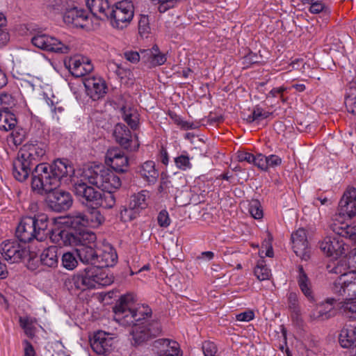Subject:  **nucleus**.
<instances>
[{
    "mask_svg": "<svg viewBox=\"0 0 356 356\" xmlns=\"http://www.w3.org/2000/svg\"><path fill=\"white\" fill-rule=\"evenodd\" d=\"M134 15V8L132 2L123 0L111 7L107 20L114 22H130Z\"/></svg>",
    "mask_w": 356,
    "mask_h": 356,
    "instance_id": "14",
    "label": "nucleus"
},
{
    "mask_svg": "<svg viewBox=\"0 0 356 356\" xmlns=\"http://www.w3.org/2000/svg\"><path fill=\"white\" fill-rule=\"evenodd\" d=\"M138 33L142 38H148L150 33L149 24H138Z\"/></svg>",
    "mask_w": 356,
    "mask_h": 356,
    "instance_id": "59",
    "label": "nucleus"
},
{
    "mask_svg": "<svg viewBox=\"0 0 356 356\" xmlns=\"http://www.w3.org/2000/svg\"><path fill=\"white\" fill-rule=\"evenodd\" d=\"M202 348L204 356H216L218 352L216 345L210 341H204Z\"/></svg>",
    "mask_w": 356,
    "mask_h": 356,
    "instance_id": "47",
    "label": "nucleus"
},
{
    "mask_svg": "<svg viewBox=\"0 0 356 356\" xmlns=\"http://www.w3.org/2000/svg\"><path fill=\"white\" fill-rule=\"evenodd\" d=\"M340 311L346 318L356 319V300L349 298L342 304Z\"/></svg>",
    "mask_w": 356,
    "mask_h": 356,
    "instance_id": "40",
    "label": "nucleus"
},
{
    "mask_svg": "<svg viewBox=\"0 0 356 356\" xmlns=\"http://www.w3.org/2000/svg\"><path fill=\"white\" fill-rule=\"evenodd\" d=\"M19 322L26 336L33 338L36 332V319L29 316L19 317Z\"/></svg>",
    "mask_w": 356,
    "mask_h": 356,
    "instance_id": "37",
    "label": "nucleus"
},
{
    "mask_svg": "<svg viewBox=\"0 0 356 356\" xmlns=\"http://www.w3.org/2000/svg\"><path fill=\"white\" fill-rule=\"evenodd\" d=\"M282 159L279 156L275 154H270L267 156V170L270 168H275L282 164Z\"/></svg>",
    "mask_w": 356,
    "mask_h": 356,
    "instance_id": "52",
    "label": "nucleus"
},
{
    "mask_svg": "<svg viewBox=\"0 0 356 356\" xmlns=\"http://www.w3.org/2000/svg\"><path fill=\"white\" fill-rule=\"evenodd\" d=\"M70 73L75 77L88 76L92 71L93 66L90 61L85 57L76 56L65 63Z\"/></svg>",
    "mask_w": 356,
    "mask_h": 356,
    "instance_id": "20",
    "label": "nucleus"
},
{
    "mask_svg": "<svg viewBox=\"0 0 356 356\" xmlns=\"http://www.w3.org/2000/svg\"><path fill=\"white\" fill-rule=\"evenodd\" d=\"M345 105L348 113L356 114V97L345 98Z\"/></svg>",
    "mask_w": 356,
    "mask_h": 356,
    "instance_id": "58",
    "label": "nucleus"
},
{
    "mask_svg": "<svg viewBox=\"0 0 356 356\" xmlns=\"http://www.w3.org/2000/svg\"><path fill=\"white\" fill-rule=\"evenodd\" d=\"M34 24H27V30L31 29L35 31L34 36L31 38L32 44L39 49L44 51L56 53L66 54L68 52V47L58 39L42 33L40 31L33 28Z\"/></svg>",
    "mask_w": 356,
    "mask_h": 356,
    "instance_id": "10",
    "label": "nucleus"
},
{
    "mask_svg": "<svg viewBox=\"0 0 356 356\" xmlns=\"http://www.w3.org/2000/svg\"><path fill=\"white\" fill-rule=\"evenodd\" d=\"M267 156L262 154L254 156L253 164L261 170L267 171Z\"/></svg>",
    "mask_w": 356,
    "mask_h": 356,
    "instance_id": "48",
    "label": "nucleus"
},
{
    "mask_svg": "<svg viewBox=\"0 0 356 356\" xmlns=\"http://www.w3.org/2000/svg\"><path fill=\"white\" fill-rule=\"evenodd\" d=\"M336 302L334 298H327L325 302L323 303L321 308H318L310 314L312 320H325L333 316V305Z\"/></svg>",
    "mask_w": 356,
    "mask_h": 356,
    "instance_id": "29",
    "label": "nucleus"
},
{
    "mask_svg": "<svg viewBox=\"0 0 356 356\" xmlns=\"http://www.w3.org/2000/svg\"><path fill=\"white\" fill-rule=\"evenodd\" d=\"M46 143L38 141L32 140L25 144L19 151L18 155L21 156L23 160L28 161L33 167L36 168L37 165L41 163L40 162L46 154L47 152ZM35 168H34L35 170Z\"/></svg>",
    "mask_w": 356,
    "mask_h": 356,
    "instance_id": "11",
    "label": "nucleus"
},
{
    "mask_svg": "<svg viewBox=\"0 0 356 356\" xmlns=\"http://www.w3.org/2000/svg\"><path fill=\"white\" fill-rule=\"evenodd\" d=\"M58 248L57 246H49L44 249L40 254L42 264L49 268H56L58 264Z\"/></svg>",
    "mask_w": 356,
    "mask_h": 356,
    "instance_id": "30",
    "label": "nucleus"
},
{
    "mask_svg": "<svg viewBox=\"0 0 356 356\" xmlns=\"http://www.w3.org/2000/svg\"><path fill=\"white\" fill-rule=\"evenodd\" d=\"M356 97V81H350L346 86L345 98Z\"/></svg>",
    "mask_w": 356,
    "mask_h": 356,
    "instance_id": "55",
    "label": "nucleus"
},
{
    "mask_svg": "<svg viewBox=\"0 0 356 356\" xmlns=\"http://www.w3.org/2000/svg\"><path fill=\"white\" fill-rule=\"evenodd\" d=\"M270 113L264 111L261 108L257 106L254 108L252 115L248 118L249 122H252L256 120H261L269 117Z\"/></svg>",
    "mask_w": 356,
    "mask_h": 356,
    "instance_id": "44",
    "label": "nucleus"
},
{
    "mask_svg": "<svg viewBox=\"0 0 356 356\" xmlns=\"http://www.w3.org/2000/svg\"><path fill=\"white\" fill-rule=\"evenodd\" d=\"M10 40V34L7 29L3 26V24H0V48L6 45Z\"/></svg>",
    "mask_w": 356,
    "mask_h": 356,
    "instance_id": "53",
    "label": "nucleus"
},
{
    "mask_svg": "<svg viewBox=\"0 0 356 356\" xmlns=\"http://www.w3.org/2000/svg\"><path fill=\"white\" fill-rule=\"evenodd\" d=\"M90 13L100 20H107L111 6L108 0H86Z\"/></svg>",
    "mask_w": 356,
    "mask_h": 356,
    "instance_id": "25",
    "label": "nucleus"
},
{
    "mask_svg": "<svg viewBox=\"0 0 356 356\" xmlns=\"http://www.w3.org/2000/svg\"><path fill=\"white\" fill-rule=\"evenodd\" d=\"M254 318V314L252 310H247L236 316L238 321L248 322Z\"/></svg>",
    "mask_w": 356,
    "mask_h": 356,
    "instance_id": "57",
    "label": "nucleus"
},
{
    "mask_svg": "<svg viewBox=\"0 0 356 356\" xmlns=\"http://www.w3.org/2000/svg\"><path fill=\"white\" fill-rule=\"evenodd\" d=\"M236 156L238 161L240 162L246 161L248 163H252L254 161V155L250 152H247L245 151H238L236 153Z\"/></svg>",
    "mask_w": 356,
    "mask_h": 356,
    "instance_id": "56",
    "label": "nucleus"
},
{
    "mask_svg": "<svg viewBox=\"0 0 356 356\" xmlns=\"http://www.w3.org/2000/svg\"><path fill=\"white\" fill-rule=\"evenodd\" d=\"M339 213L349 218H353L356 215V188H350L347 189L339 204Z\"/></svg>",
    "mask_w": 356,
    "mask_h": 356,
    "instance_id": "23",
    "label": "nucleus"
},
{
    "mask_svg": "<svg viewBox=\"0 0 356 356\" xmlns=\"http://www.w3.org/2000/svg\"><path fill=\"white\" fill-rule=\"evenodd\" d=\"M74 173V167L67 159H56L51 165L40 164L33 172L32 189L40 194H49L47 203L52 211H66L72 204V195L69 192L56 189Z\"/></svg>",
    "mask_w": 356,
    "mask_h": 356,
    "instance_id": "1",
    "label": "nucleus"
},
{
    "mask_svg": "<svg viewBox=\"0 0 356 356\" xmlns=\"http://www.w3.org/2000/svg\"><path fill=\"white\" fill-rule=\"evenodd\" d=\"M136 209H132L130 207L129 208H124L120 212L121 218L124 221H129L136 218Z\"/></svg>",
    "mask_w": 356,
    "mask_h": 356,
    "instance_id": "54",
    "label": "nucleus"
},
{
    "mask_svg": "<svg viewBox=\"0 0 356 356\" xmlns=\"http://www.w3.org/2000/svg\"><path fill=\"white\" fill-rule=\"evenodd\" d=\"M23 343L24 346V356H35V352L32 344L27 340H24Z\"/></svg>",
    "mask_w": 356,
    "mask_h": 356,
    "instance_id": "61",
    "label": "nucleus"
},
{
    "mask_svg": "<svg viewBox=\"0 0 356 356\" xmlns=\"http://www.w3.org/2000/svg\"><path fill=\"white\" fill-rule=\"evenodd\" d=\"M113 136L118 143L129 151H136L140 146L137 136H133L130 130L124 124L118 123L115 125Z\"/></svg>",
    "mask_w": 356,
    "mask_h": 356,
    "instance_id": "16",
    "label": "nucleus"
},
{
    "mask_svg": "<svg viewBox=\"0 0 356 356\" xmlns=\"http://www.w3.org/2000/svg\"><path fill=\"white\" fill-rule=\"evenodd\" d=\"M103 216L97 209H92L87 213H77L67 218L65 223L74 232L87 231L86 227H96L102 224Z\"/></svg>",
    "mask_w": 356,
    "mask_h": 356,
    "instance_id": "8",
    "label": "nucleus"
},
{
    "mask_svg": "<svg viewBox=\"0 0 356 356\" xmlns=\"http://www.w3.org/2000/svg\"><path fill=\"white\" fill-rule=\"evenodd\" d=\"M334 232L337 236L326 237L320 245L321 249L323 252L327 254V256L332 257L335 259L345 254L346 244L343 238H347L346 236L338 234L336 232Z\"/></svg>",
    "mask_w": 356,
    "mask_h": 356,
    "instance_id": "18",
    "label": "nucleus"
},
{
    "mask_svg": "<svg viewBox=\"0 0 356 356\" xmlns=\"http://www.w3.org/2000/svg\"><path fill=\"white\" fill-rule=\"evenodd\" d=\"M124 57L127 61L136 64L140 60V54L136 51H126L124 52Z\"/></svg>",
    "mask_w": 356,
    "mask_h": 356,
    "instance_id": "50",
    "label": "nucleus"
},
{
    "mask_svg": "<svg viewBox=\"0 0 356 356\" xmlns=\"http://www.w3.org/2000/svg\"><path fill=\"white\" fill-rule=\"evenodd\" d=\"M0 102L2 105L10 106L14 104V99L9 94H1L0 96Z\"/></svg>",
    "mask_w": 356,
    "mask_h": 356,
    "instance_id": "60",
    "label": "nucleus"
},
{
    "mask_svg": "<svg viewBox=\"0 0 356 356\" xmlns=\"http://www.w3.org/2000/svg\"><path fill=\"white\" fill-rule=\"evenodd\" d=\"M296 279L298 286L304 296L309 302H314L315 299L313 294L312 282L304 270L302 266L300 265L298 266V275Z\"/></svg>",
    "mask_w": 356,
    "mask_h": 356,
    "instance_id": "27",
    "label": "nucleus"
},
{
    "mask_svg": "<svg viewBox=\"0 0 356 356\" xmlns=\"http://www.w3.org/2000/svg\"><path fill=\"white\" fill-rule=\"evenodd\" d=\"M192 159L193 157L190 156L188 152L184 150L174 158V162L177 169L181 171H188L193 168Z\"/></svg>",
    "mask_w": 356,
    "mask_h": 356,
    "instance_id": "36",
    "label": "nucleus"
},
{
    "mask_svg": "<svg viewBox=\"0 0 356 356\" xmlns=\"http://www.w3.org/2000/svg\"><path fill=\"white\" fill-rule=\"evenodd\" d=\"M61 265L67 270H74L78 265L75 254L71 252L63 253L61 257Z\"/></svg>",
    "mask_w": 356,
    "mask_h": 356,
    "instance_id": "42",
    "label": "nucleus"
},
{
    "mask_svg": "<svg viewBox=\"0 0 356 356\" xmlns=\"http://www.w3.org/2000/svg\"><path fill=\"white\" fill-rule=\"evenodd\" d=\"M285 90L286 88L284 87L275 88L270 91L268 95H270L273 97H276L278 96L282 97V93L284 92V91H285Z\"/></svg>",
    "mask_w": 356,
    "mask_h": 356,
    "instance_id": "64",
    "label": "nucleus"
},
{
    "mask_svg": "<svg viewBox=\"0 0 356 356\" xmlns=\"http://www.w3.org/2000/svg\"><path fill=\"white\" fill-rule=\"evenodd\" d=\"M149 197V193L147 190H143L131 195L129 202L130 207L136 210L145 209L147 206V199Z\"/></svg>",
    "mask_w": 356,
    "mask_h": 356,
    "instance_id": "35",
    "label": "nucleus"
},
{
    "mask_svg": "<svg viewBox=\"0 0 356 356\" xmlns=\"http://www.w3.org/2000/svg\"><path fill=\"white\" fill-rule=\"evenodd\" d=\"M136 172L148 185L154 184L159 175L153 161H147L140 165L137 168Z\"/></svg>",
    "mask_w": 356,
    "mask_h": 356,
    "instance_id": "24",
    "label": "nucleus"
},
{
    "mask_svg": "<svg viewBox=\"0 0 356 356\" xmlns=\"http://www.w3.org/2000/svg\"><path fill=\"white\" fill-rule=\"evenodd\" d=\"M50 239L52 243L59 246H77L76 254L80 261L83 264L94 265L97 252L88 245V243L94 242L96 239L93 232H72L58 227L51 232Z\"/></svg>",
    "mask_w": 356,
    "mask_h": 356,
    "instance_id": "3",
    "label": "nucleus"
},
{
    "mask_svg": "<svg viewBox=\"0 0 356 356\" xmlns=\"http://www.w3.org/2000/svg\"><path fill=\"white\" fill-rule=\"evenodd\" d=\"M333 231L338 234L346 236L356 244V225H349L345 223H334L332 226Z\"/></svg>",
    "mask_w": 356,
    "mask_h": 356,
    "instance_id": "33",
    "label": "nucleus"
},
{
    "mask_svg": "<svg viewBox=\"0 0 356 356\" xmlns=\"http://www.w3.org/2000/svg\"><path fill=\"white\" fill-rule=\"evenodd\" d=\"M105 162L116 172H124L129 168L128 156L122 150L117 148L110 149L107 151Z\"/></svg>",
    "mask_w": 356,
    "mask_h": 356,
    "instance_id": "19",
    "label": "nucleus"
},
{
    "mask_svg": "<svg viewBox=\"0 0 356 356\" xmlns=\"http://www.w3.org/2000/svg\"><path fill=\"white\" fill-rule=\"evenodd\" d=\"M153 346L157 350L159 356H183L180 345L172 339H156L154 341Z\"/></svg>",
    "mask_w": 356,
    "mask_h": 356,
    "instance_id": "22",
    "label": "nucleus"
},
{
    "mask_svg": "<svg viewBox=\"0 0 356 356\" xmlns=\"http://www.w3.org/2000/svg\"><path fill=\"white\" fill-rule=\"evenodd\" d=\"M82 179L102 191H115L121 186L118 176L104 166L95 165L82 170Z\"/></svg>",
    "mask_w": 356,
    "mask_h": 356,
    "instance_id": "6",
    "label": "nucleus"
},
{
    "mask_svg": "<svg viewBox=\"0 0 356 356\" xmlns=\"http://www.w3.org/2000/svg\"><path fill=\"white\" fill-rule=\"evenodd\" d=\"M346 260H341L337 265L330 271L341 274L330 286L333 293L339 296H346L350 299L356 298V272L355 270L345 271L342 270L343 264Z\"/></svg>",
    "mask_w": 356,
    "mask_h": 356,
    "instance_id": "7",
    "label": "nucleus"
},
{
    "mask_svg": "<svg viewBox=\"0 0 356 356\" xmlns=\"http://www.w3.org/2000/svg\"><path fill=\"white\" fill-rule=\"evenodd\" d=\"M158 224L161 227H168L170 225V218L166 210H161L157 216Z\"/></svg>",
    "mask_w": 356,
    "mask_h": 356,
    "instance_id": "49",
    "label": "nucleus"
},
{
    "mask_svg": "<svg viewBox=\"0 0 356 356\" xmlns=\"http://www.w3.org/2000/svg\"><path fill=\"white\" fill-rule=\"evenodd\" d=\"M0 253L8 262L17 263L26 254V248L15 240H6L0 244Z\"/></svg>",
    "mask_w": 356,
    "mask_h": 356,
    "instance_id": "15",
    "label": "nucleus"
},
{
    "mask_svg": "<svg viewBox=\"0 0 356 356\" xmlns=\"http://www.w3.org/2000/svg\"><path fill=\"white\" fill-rule=\"evenodd\" d=\"M50 7L55 10H64L63 22H74L88 19L89 13L83 8H79L70 0H54Z\"/></svg>",
    "mask_w": 356,
    "mask_h": 356,
    "instance_id": "9",
    "label": "nucleus"
},
{
    "mask_svg": "<svg viewBox=\"0 0 356 356\" xmlns=\"http://www.w3.org/2000/svg\"><path fill=\"white\" fill-rule=\"evenodd\" d=\"M288 307L292 318L298 321L300 319L301 312L298 295L294 292H291L288 295Z\"/></svg>",
    "mask_w": 356,
    "mask_h": 356,
    "instance_id": "38",
    "label": "nucleus"
},
{
    "mask_svg": "<svg viewBox=\"0 0 356 356\" xmlns=\"http://www.w3.org/2000/svg\"><path fill=\"white\" fill-rule=\"evenodd\" d=\"M249 212L255 219H261L263 217V211L259 201L252 200L249 204Z\"/></svg>",
    "mask_w": 356,
    "mask_h": 356,
    "instance_id": "46",
    "label": "nucleus"
},
{
    "mask_svg": "<svg viewBox=\"0 0 356 356\" xmlns=\"http://www.w3.org/2000/svg\"><path fill=\"white\" fill-rule=\"evenodd\" d=\"M152 1L154 4L158 6V10L160 13H164L174 8L177 3L178 0H152Z\"/></svg>",
    "mask_w": 356,
    "mask_h": 356,
    "instance_id": "45",
    "label": "nucleus"
},
{
    "mask_svg": "<svg viewBox=\"0 0 356 356\" xmlns=\"http://www.w3.org/2000/svg\"><path fill=\"white\" fill-rule=\"evenodd\" d=\"M324 8V4L318 1H315L311 4L309 10L312 13H319L323 10Z\"/></svg>",
    "mask_w": 356,
    "mask_h": 356,
    "instance_id": "62",
    "label": "nucleus"
},
{
    "mask_svg": "<svg viewBox=\"0 0 356 356\" xmlns=\"http://www.w3.org/2000/svg\"><path fill=\"white\" fill-rule=\"evenodd\" d=\"M305 63L302 58H297L291 61V66L293 70H301L304 68Z\"/></svg>",
    "mask_w": 356,
    "mask_h": 356,
    "instance_id": "63",
    "label": "nucleus"
},
{
    "mask_svg": "<svg viewBox=\"0 0 356 356\" xmlns=\"http://www.w3.org/2000/svg\"><path fill=\"white\" fill-rule=\"evenodd\" d=\"M115 338L110 333L99 330L95 332L90 343L92 349L98 355H108L115 348Z\"/></svg>",
    "mask_w": 356,
    "mask_h": 356,
    "instance_id": "13",
    "label": "nucleus"
},
{
    "mask_svg": "<svg viewBox=\"0 0 356 356\" xmlns=\"http://www.w3.org/2000/svg\"><path fill=\"white\" fill-rule=\"evenodd\" d=\"M99 192L97 200L95 202L94 208L102 207L105 209H111L115 204V197L113 191H103Z\"/></svg>",
    "mask_w": 356,
    "mask_h": 356,
    "instance_id": "34",
    "label": "nucleus"
},
{
    "mask_svg": "<svg viewBox=\"0 0 356 356\" xmlns=\"http://www.w3.org/2000/svg\"><path fill=\"white\" fill-rule=\"evenodd\" d=\"M16 124V117L8 108L0 110V130L4 131L13 130Z\"/></svg>",
    "mask_w": 356,
    "mask_h": 356,
    "instance_id": "31",
    "label": "nucleus"
},
{
    "mask_svg": "<svg viewBox=\"0 0 356 356\" xmlns=\"http://www.w3.org/2000/svg\"><path fill=\"white\" fill-rule=\"evenodd\" d=\"M254 273L260 281L268 280L272 275L271 270L264 264V260L258 261L257 266L254 268Z\"/></svg>",
    "mask_w": 356,
    "mask_h": 356,
    "instance_id": "39",
    "label": "nucleus"
},
{
    "mask_svg": "<svg viewBox=\"0 0 356 356\" xmlns=\"http://www.w3.org/2000/svg\"><path fill=\"white\" fill-rule=\"evenodd\" d=\"M49 218L45 213H38L33 216L23 217L16 228V237L23 243L35 238L43 241L47 234Z\"/></svg>",
    "mask_w": 356,
    "mask_h": 356,
    "instance_id": "4",
    "label": "nucleus"
},
{
    "mask_svg": "<svg viewBox=\"0 0 356 356\" xmlns=\"http://www.w3.org/2000/svg\"><path fill=\"white\" fill-rule=\"evenodd\" d=\"M167 58L165 54H162L160 51L155 52L154 58L152 60V64L150 67H154L163 65L166 62Z\"/></svg>",
    "mask_w": 356,
    "mask_h": 356,
    "instance_id": "51",
    "label": "nucleus"
},
{
    "mask_svg": "<svg viewBox=\"0 0 356 356\" xmlns=\"http://www.w3.org/2000/svg\"><path fill=\"white\" fill-rule=\"evenodd\" d=\"M83 84L87 95L94 101L104 97L107 92V85L100 76L88 75L83 79Z\"/></svg>",
    "mask_w": 356,
    "mask_h": 356,
    "instance_id": "17",
    "label": "nucleus"
},
{
    "mask_svg": "<svg viewBox=\"0 0 356 356\" xmlns=\"http://www.w3.org/2000/svg\"><path fill=\"white\" fill-rule=\"evenodd\" d=\"M115 320L122 326H133L130 332L135 345H140L161 333L157 320L149 321L152 309L146 305L135 304L133 293L123 295L114 308Z\"/></svg>",
    "mask_w": 356,
    "mask_h": 356,
    "instance_id": "2",
    "label": "nucleus"
},
{
    "mask_svg": "<svg viewBox=\"0 0 356 356\" xmlns=\"http://www.w3.org/2000/svg\"><path fill=\"white\" fill-rule=\"evenodd\" d=\"M94 266L105 269L108 267L113 266L118 260L116 252L113 248L108 250H104L97 254Z\"/></svg>",
    "mask_w": 356,
    "mask_h": 356,
    "instance_id": "28",
    "label": "nucleus"
},
{
    "mask_svg": "<svg viewBox=\"0 0 356 356\" xmlns=\"http://www.w3.org/2000/svg\"><path fill=\"white\" fill-rule=\"evenodd\" d=\"M113 277L108 270L92 266L73 275L72 286L81 291L99 286H108L113 282Z\"/></svg>",
    "mask_w": 356,
    "mask_h": 356,
    "instance_id": "5",
    "label": "nucleus"
},
{
    "mask_svg": "<svg viewBox=\"0 0 356 356\" xmlns=\"http://www.w3.org/2000/svg\"><path fill=\"white\" fill-rule=\"evenodd\" d=\"M159 51L157 45H154L152 49H140V59L145 63L148 67H151L152 60L154 58V56L156 51Z\"/></svg>",
    "mask_w": 356,
    "mask_h": 356,
    "instance_id": "43",
    "label": "nucleus"
},
{
    "mask_svg": "<svg viewBox=\"0 0 356 356\" xmlns=\"http://www.w3.org/2000/svg\"><path fill=\"white\" fill-rule=\"evenodd\" d=\"M79 175L80 179L74 185V193L83 204L94 208L99 191L88 186V180L82 179V170Z\"/></svg>",
    "mask_w": 356,
    "mask_h": 356,
    "instance_id": "12",
    "label": "nucleus"
},
{
    "mask_svg": "<svg viewBox=\"0 0 356 356\" xmlns=\"http://www.w3.org/2000/svg\"><path fill=\"white\" fill-rule=\"evenodd\" d=\"M33 166L28 161L23 160L20 156L17 154V157L14 160L13 163V175L14 177L19 181H25L32 171Z\"/></svg>",
    "mask_w": 356,
    "mask_h": 356,
    "instance_id": "26",
    "label": "nucleus"
},
{
    "mask_svg": "<svg viewBox=\"0 0 356 356\" xmlns=\"http://www.w3.org/2000/svg\"><path fill=\"white\" fill-rule=\"evenodd\" d=\"M46 102L50 107L52 118L58 121L65 112L64 106L60 102L58 101L55 102L53 99L49 97L46 99Z\"/></svg>",
    "mask_w": 356,
    "mask_h": 356,
    "instance_id": "41",
    "label": "nucleus"
},
{
    "mask_svg": "<svg viewBox=\"0 0 356 356\" xmlns=\"http://www.w3.org/2000/svg\"><path fill=\"white\" fill-rule=\"evenodd\" d=\"M122 118L124 122L133 129L138 128L139 124V114L138 111L131 107L123 106L121 109Z\"/></svg>",
    "mask_w": 356,
    "mask_h": 356,
    "instance_id": "32",
    "label": "nucleus"
},
{
    "mask_svg": "<svg viewBox=\"0 0 356 356\" xmlns=\"http://www.w3.org/2000/svg\"><path fill=\"white\" fill-rule=\"evenodd\" d=\"M291 241L296 254L302 260H308L310 251L308 248L306 230L302 228L298 229L291 234Z\"/></svg>",
    "mask_w": 356,
    "mask_h": 356,
    "instance_id": "21",
    "label": "nucleus"
}]
</instances>
